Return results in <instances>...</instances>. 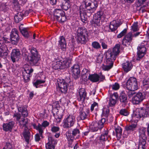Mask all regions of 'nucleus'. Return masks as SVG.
<instances>
[{
  "instance_id": "ea45409f",
  "label": "nucleus",
  "mask_w": 149,
  "mask_h": 149,
  "mask_svg": "<svg viewBox=\"0 0 149 149\" xmlns=\"http://www.w3.org/2000/svg\"><path fill=\"white\" fill-rule=\"evenodd\" d=\"M108 132L105 131L102 134L100 138V140L101 142L106 141L107 139Z\"/></svg>"
},
{
  "instance_id": "473e14b6",
  "label": "nucleus",
  "mask_w": 149,
  "mask_h": 149,
  "mask_svg": "<svg viewBox=\"0 0 149 149\" xmlns=\"http://www.w3.org/2000/svg\"><path fill=\"white\" fill-rule=\"evenodd\" d=\"M23 14L21 12H19L16 14L14 17L15 21L16 23H18L21 21L23 19Z\"/></svg>"
},
{
  "instance_id": "6e6d98bb",
  "label": "nucleus",
  "mask_w": 149,
  "mask_h": 149,
  "mask_svg": "<svg viewBox=\"0 0 149 149\" xmlns=\"http://www.w3.org/2000/svg\"><path fill=\"white\" fill-rule=\"evenodd\" d=\"M127 32V30L126 29H124L119 34H118L117 37L118 38H120L123 36H124Z\"/></svg>"
},
{
  "instance_id": "1a4fd4ad",
  "label": "nucleus",
  "mask_w": 149,
  "mask_h": 149,
  "mask_svg": "<svg viewBox=\"0 0 149 149\" xmlns=\"http://www.w3.org/2000/svg\"><path fill=\"white\" fill-rule=\"evenodd\" d=\"M75 121V117L72 115H69L64 119L63 126L65 128L70 127L73 126Z\"/></svg>"
},
{
  "instance_id": "4c0bfd02",
  "label": "nucleus",
  "mask_w": 149,
  "mask_h": 149,
  "mask_svg": "<svg viewBox=\"0 0 149 149\" xmlns=\"http://www.w3.org/2000/svg\"><path fill=\"white\" fill-rule=\"evenodd\" d=\"M100 19H98L94 18L93 17V20L90 21V22L93 26L97 27L100 25Z\"/></svg>"
},
{
  "instance_id": "20e7f679",
  "label": "nucleus",
  "mask_w": 149,
  "mask_h": 149,
  "mask_svg": "<svg viewBox=\"0 0 149 149\" xmlns=\"http://www.w3.org/2000/svg\"><path fill=\"white\" fill-rule=\"evenodd\" d=\"M29 49L31 54L28 56V59L31 62V64L33 65H37L40 59V56L38 54V52L36 48L33 47L30 48Z\"/></svg>"
},
{
  "instance_id": "e2e57ef3",
  "label": "nucleus",
  "mask_w": 149,
  "mask_h": 149,
  "mask_svg": "<svg viewBox=\"0 0 149 149\" xmlns=\"http://www.w3.org/2000/svg\"><path fill=\"white\" fill-rule=\"evenodd\" d=\"M49 124V123L47 120H45L43 122L41 125L45 129V128L48 126Z\"/></svg>"
},
{
  "instance_id": "72a5a7b5",
  "label": "nucleus",
  "mask_w": 149,
  "mask_h": 149,
  "mask_svg": "<svg viewBox=\"0 0 149 149\" xmlns=\"http://www.w3.org/2000/svg\"><path fill=\"white\" fill-rule=\"evenodd\" d=\"M88 113H86L83 109L79 112V117L77 118L79 120H84L86 119Z\"/></svg>"
},
{
  "instance_id": "bf43d9fd",
  "label": "nucleus",
  "mask_w": 149,
  "mask_h": 149,
  "mask_svg": "<svg viewBox=\"0 0 149 149\" xmlns=\"http://www.w3.org/2000/svg\"><path fill=\"white\" fill-rule=\"evenodd\" d=\"M103 58V56L102 55H98L96 61L98 63H101Z\"/></svg>"
},
{
  "instance_id": "338daca9",
  "label": "nucleus",
  "mask_w": 149,
  "mask_h": 149,
  "mask_svg": "<svg viewBox=\"0 0 149 149\" xmlns=\"http://www.w3.org/2000/svg\"><path fill=\"white\" fill-rule=\"evenodd\" d=\"M6 149H13V146L10 143H7L5 147Z\"/></svg>"
},
{
  "instance_id": "c9c22d12",
  "label": "nucleus",
  "mask_w": 149,
  "mask_h": 149,
  "mask_svg": "<svg viewBox=\"0 0 149 149\" xmlns=\"http://www.w3.org/2000/svg\"><path fill=\"white\" fill-rule=\"evenodd\" d=\"M61 61H60L54 62L52 64L53 68L55 70L61 69Z\"/></svg>"
},
{
  "instance_id": "a211bd4d",
  "label": "nucleus",
  "mask_w": 149,
  "mask_h": 149,
  "mask_svg": "<svg viewBox=\"0 0 149 149\" xmlns=\"http://www.w3.org/2000/svg\"><path fill=\"white\" fill-rule=\"evenodd\" d=\"M87 95L86 91L84 88H80L77 93V99L79 101H84Z\"/></svg>"
},
{
  "instance_id": "a878e982",
  "label": "nucleus",
  "mask_w": 149,
  "mask_h": 149,
  "mask_svg": "<svg viewBox=\"0 0 149 149\" xmlns=\"http://www.w3.org/2000/svg\"><path fill=\"white\" fill-rule=\"evenodd\" d=\"M18 110L19 112L21 113L22 116L24 117L28 116V113L26 108L24 106H22L18 108Z\"/></svg>"
},
{
  "instance_id": "4d7b16f0",
  "label": "nucleus",
  "mask_w": 149,
  "mask_h": 149,
  "mask_svg": "<svg viewBox=\"0 0 149 149\" xmlns=\"http://www.w3.org/2000/svg\"><path fill=\"white\" fill-rule=\"evenodd\" d=\"M2 10L4 12H6L8 11L9 8V6L6 4H3L2 6Z\"/></svg>"
},
{
  "instance_id": "0e129e2a",
  "label": "nucleus",
  "mask_w": 149,
  "mask_h": 149,
  "mask_svg": "<svg viewBox=\"0 0 149 149\" xmlns=\"http://www.w3.org/2000/svg\"><path fill=\"white\" fill-rule=\"evenodd\" d=\"M98 106V104L96 102H94L91 105V111H92L94 110V108L96 109L97 108Z\"/></svg>"
},
{
  "instance_id": "423d86ee",
  "label": "nucleus",
  "mask_w": 149,
  "mask_h": 149,
  "mask_svg": "<svg viewBox=\"0 0 149 149\" xmlns=\"http://www.w3.org/2000/svg\"><path fill=\"white\" fill-rule=\"evenodd\" d=\"M127 89L131 91H134L138 89L137 80L134 77H130L126 83Z\"/></svg>"
},
{
  "instance_id": "0eeeda50",
  "label": "nucleus",
  "mask_w": 149,
  "mask_h": 149,
  "mask_svg": "<svg viewBox=\"0 0 149 149\" xmlns=\"http://www.w3.org/2000/svg\"><path fill=\"white\" fill-rule=\"evenodd\" d=\"M105 121V119L103 118L97 122H92L89 126L90 130L93 132H95L97 131L98 129H101L104 127V124Z\"/></svg>"
},
{
  "instance_id": "69168bd1",
  "label": "nucleus",
  "mask_w": 149,
  "mask_h": 149,
  "mask_svg": "<svg viewBox=\"0 0 149 149\" xmlns=\"http://www.w3.org/2000/svg\"><path fill=\"white\" fill-rule=\"evenodd\" d=\"M59 128L58 127L53 126L52 127L51 130L53 132H56L59 131Z\"/></svg>"
},
{
  "instance_id": "3c124183",
  "label": "nucleus",
  "mask_w": 149,
  "mask_h": 149,
  "mask_svg": "<svg viewBox=\"0 0 149 149\" xmlns=\"http://www.w3.org/2000/svg\"><path fill=\"white\" fill-rule=\"evenodd\" d=\"M92 47L96 49H98L101 48V45L98 42L94 41L92 43Z\"/></svg>"
},
{
  "instance_id": "e433bc0d",
  "label": "nucleus",
  "mask_w": 149,
  "mask_h": 149,
  "mask_svg": "<svg viewBox=\"0 0 149 149\" xmlns=\"http://www.w3.org/2000/svg\"><path fill=\"white\" fill-rule=\"evenodd\" d=\"M48 143L56 145L57 143V141L50 134L48 136Z\"/></svg>"
},
{
  "instance_id": "79ce46f5",
  "label": "nucleus",
  "mask_w": 149,
  "mask_h": 149,
  "mask_svg": "<svg viewBox=\"0 0 149 149\" xmlns=\"http://www.w3.org/2000/svg\"><path fill=\"white\" fill-rule=\"evenodd\" d=\"M45 82L44 80H37L35 82L33 83V85L35 86L36 88L40 87L42 86L40 85V84L43 83Z\"/></svg>"
},
{
  "instance_id": "c85d7f7f",
  "label": "nucleus",
  "mask_w": 149,
  "mask_h": 149,
  "mask_svg": "<svg viewBox=\"0 0 149 149\" xmlns=\"http://www.w3.org/2000/svg\"><path fill=\"white\" fill-rule=\"evenodd\" d=\"M34 128L38 131L39 134L41 137L42 136V133L44 132L45 129L40 123H38L37 125H34Z\"/></svg>"
},
{
  "instance_id": "c03bdc74",
  "label": "nucleus",
  "mask_w": 149,
  "mask_h": 149,
  "mask_svg": "<svg viewBox=\"0 0 149 149\" xmlns=\"http://www.w3.org/2000/svg\"><path fill=\"white\" fill-rule=\"evenodd\" d=\"M140 110L143 111V113H141V117L143 118L149 116V112L148 110H147L146 109L140 108Z\"/></svg>"
},
{
  "instance_id": "052dcab7",
  "label": "nucleus",
  "mask_w": 149,
  "mask_h": 149,
  "mask_svg": "<svg viewBox=\"0 0 149 149\" xmlns=\"http://www.w3.org/2000/svg\"><path fill=\"white\" fill-rule=\"evenodd\" d=\"M13 117L15 118L17 120L19 121L21 118V115L19 113H15L13 115Z\"/></svg>"
},
{
  "instance_id": "9d476101",
  "label": "nucleus",
  "mask_w": 149,
  "mask_h": 149,
  "mask_svg": "<svg viewBox=\"0 0 149 149\" xmlns=\"http://www.w3.org/2000/svg\"><path fill=\"white\" fill-rule=\"evenodd\" d=\"M10 39L11 42L14 45H17L19 41V37L18 31L15 28L13 29L10 33Z\"/></svg>"
},
{
  "instance_id": "603ef678",
  "label": "nucleus",
  "mask_w": 149,
  "mask_h": 149,
  "mask_svg": "<svg viewBox=\"0 0 149 149\" xmlns=\"http://www.w3.org/2000/svg\"><path fill=\"white\" fill-rule=\"evenodd\" d=\"M138 22H134L131 26L132 30L134 32L138 31L139 30L138 27Z\"/></svg>"
},
{
  "instance_id": "412c9836",
  "label": "nucleus",
  "mask_w": 149,
  "mask_h": 149,
  "mask_svg": "<svg viewBox=\"0 0 149 149\" xmlns=\"http://www.w3.org/2000/svg\"><path fill=\"white\" fill-rule=\"evenodd\" d=\"M61 49L65 51L66 48V43L65 38L63 36H60L58 41V45Z\"/></svg>"
},
{
  "instance_id": "4be33fe9",
  "label": "nucleus",
  "mask_w": 149,
  "mask_h": 149,
  "mask_svg": "<svg viewBox=\"0 0 149 149\" xmlns=\"http://www.w3.org/2000/svg\"><path fill=\"white\" fill-rule=\"evenodd\" d=\"M120 25V23L118 20H113L110 22L109 28L111 31H113L116 30Z\"/></svg>"
},
{
  "instance_id": "6e6552de",
  "label": "nucleus",
  "mask_w": 149,
  "mask_h": 149,
  "mask_svg": "<svg viewBox=\"0 0 149 149\" xmlns=\"http://www.w3.org/2000/svg\"><path fill=\"white\" fill-rule=\"evenodd\" d=\"M54 18L61 22H64L66 19L64 12L60 9L55 10L53 13Z\"/></svg>"
},
{
  "instance_id": "9b49d317",
  "label": "nucleus",
  "mask_w": 149,
  "mask_h": 149,
  "mask_svg": "<svg viewBox=\"0 0 149 149\" xmlns=\"http://www.w3.org/2000/svg\"><path fill=\"white\" fill-rule=\"evenodd\" d=\"M147 44L146 41H144L139 44L137 47V54L139 58H142L145 54L146 49L145 45Z\"/></svg>"
},
{
  "instance_id": "37998d69",
  "label": "nucleus",
  "mask_w": 149,
  "mask_h": 149,
  "mask_svg": "<svg viewBox=\"0 0 149 149\" xmlns=\"http://www.w3.org/2000/svg\"><path fill=\"white\" fill-rule=\"evenodd\" d=\"M109 109L108 107H104L102 109V115L103 116L107 117L109 114Z\"/></svg>"
},
{
  "instance_id": "f3484780",
  "label": "nucleus",
  "mask_w": 149,
  "mask_h": 149,
  "mask_svg": "<svg viewBox=\"0 0 149 149\" xmlns=\"http://www.w3.org/2000/svg\"><path fill=\"white\" fill-rule=\"evenodd\" d=\"M20 55V52L18 49H13L11 55V58L13 62L14 63L18 61Z\"/></svg>"
},
{
  "instance_id": "864d4df0",
  "label": "nucleus",
  "mask_w": 149,
  "mask_h": 149,
  "mask_svg": "<svg viewBox=\"0 0 149 149\" xmlns=\"http://www.w3.org/2000/svg\"><path fill=\"white\" fill-rule=\"evenodd\" d=\"M56 145L47 143L46 144V149H55Z\"/></svg>"
},
{
  "instance_id": "13d9d810",
  "label": "nucleus",
  "mask_w": 149,
  "mask_h": 149,
  "mask_svg": "<svg viewBox=\"0 0 149 149\" xmlns=\"http://www.w3.org/2000/svg\"><path fill=\"white\" fill-rule=\"evenodd\" d=\"M55 118L58 122L60 123L61 121V119L62 118V116L61 115L58 114V113H57L56 115L55 116Z\"/></svg>"
},
{
  "instance_id": "39448f33",
  "label": "nucleus",
  "mask_w": 149,
  "mask_h": 149,
  "mask_svg": "<svg viewBox=\"0 0 149 149\" xmlns=\"http://www.w3.org/2000/svg\"><path fill=\"white\" fill-rule=\"evenodd\" d=\"M8 40V38L4 37L0 40V56L1 57L5 58L8 55V49L5 43L9 42Z\"/></svg>"
},
{
  "instance_id": "7ed1b4c3",
  "label": "nucleus",
  "mask_w": 149,
  "mask_h": 149,
  "mask_svg": "<svg viewBox=\"0 0 149 149\" xmlns=\"http://www.w3.org/2000/svg\"><path fill=\"white\" fill-rule=\"evenodd\" d=\"M88 36V32L86 29L79 27L77 29L76 37L78 42L81 44H85L86 41Z\"/></svg>"
},
{
  "instance_id": "2eb2a0df",
  "label": "nucleus",
  "mask_w": 149,
  "mask_h": 149,
  "mask_svg": "<svg viewBox=\"0 0 149 149\" xmlns=\"http://www.w3.org/2000/svg\"><path fill=\"white\" fill-rule=\"evenodd\" d=\"M71 71L72 72L73 77L75 79L78 78L80 76V67L78 64H75L71 68Z\"/></svg>"
},
{
  "instance_id": "a19ab883",
  "label": "nucleus",
  "mask_w": 149,
  "mask_h": 149,
  "mask_svg": "<svg viewBox=\"0 0 149 149\" xmlns=\"http://www.w3.org/2000/svg\"><path fill=\"white\" fill-rule=\"evenodd\" d=\"M19 122L20 127H23L26 126L28 124V120L27 119L23 118L19 120Z\"/></svg>"
},
{
  "instance_id": "ddd939ff",
  "label": "nucleus",
  "mask_w": 149,
  "mask_h": 149,
  "mask_svg": "<svg viewBox=\"0 0 149 149\" xmlns=\"http://www.w3.org/2000/svg\"><path fill=\"white\" fill-rule=\"evenodd\" d=\"M88 79L92 82H96L98 81H103L105 79V77L101 74L100 75L94 74H89Z\"/></svg>"
},
{
  "instance_id": "bb28decb",
  "label": "nucleus",
  "mask_w": 149,
  "mask_h": 149,
  "mask_svg": "<svg viewBox=\"0 0 149 149\" xmlns=\"http://www.w3.org/2000/svg\"><path fill=\"white\" fill-rule=\"evenodd\" d=\"M143 111L140 110V108L137 109L136 111L134 112L133 115L132 116L133 118L135 119L137 118L138 119L140 118L141 117V113H143Z\"/></svg>"
},
{
  "instance_id": "8fccbe9b",
  "label": "nucleus",
  "mask_w": 149,
  "mask_h": 149,
  "mask_svg": "<svg viewBox=\"0 0 149 149\" xmlns=\"http://www.w3.org/2000/svg\"><path fill=\"white\" fill-rule=\"evenodd\" d=\"M103 14L102 12L99 11L95 14L93 17L94 18H96L101 20V17Z\"/></svg>"
},
{
  "instance_id": "f704fd0d",
  "label": "nucleus",
  "mask_w": 149,
  "mask_h": 149,
  "mask_svg": "<svg viewBox=\"0 0 149 149\" xmlns=\"http://www.w3.org/2000/svg\"><path fill=\"white\" fill-rule=\"evenodd\" d=\"M60 61H61V69H64L69 66V63L68 62V61L67 59L66 58L63 60H61Z\"/></svg>"
},
{
  "instance_id": "dca6fc26",
  "label": "nucleus",
  "mask_w": 149,
  "mask_h": 149,
  "mask_svg": "<svg viewBox=\"0 0 149 149\" xmlns=\"http://www.w3.org/2000/svg\"><path fill=\"white\" fill-rule=\"evenodd\" d=\"M116 57L111 52V50L109 49L106 53V62L108 63L109 62L113 63Z\"/></svg>"
},
{
  "instance_id": "2f4dec72",
  "label": "nucleus",
  "mask_w": 149,
  "mask_h": 149,
  "mask_svg": "<svg viewBox=\"0 0 149 149\" xmlns=\"http://www.w3.org/2000/svg\"><path fill=\"white\" fill-rule=\"evenodd\" d=\"M120 45L119 44H117L113 48L111 52L117 57L120 52Z\"/></svg>"
},
{
  "instance_id": "09e8293b",
  "label": "nucleus",
  "mask_w": 149,
  "mask_h": 149,
  "mask_svg": "<svg viewBox=\"0 0 149 149\" xmlns=\"http://www.w3.org/2000/svg\"><path fill=\"white\" fill-rule=\"evenodd\" d=\"M30 136V134L29 132H25L24 134V136L26 141L27 143H29Z\"/></svg>"
},
{
  "instance_id": "b1692460",
  "label": "nucleus",
  "mask_w": 149,
  "mask_h": 149,
  "mask_svg": "<svg viewBox=\"0 0 149 149\" xmlns=\"http://www.w3.org/2000/svg\"><path fill=\"white\" fill-rule=\"evenodd\" d=\"M61 8L63 10H67L70 7L69 1L68 0H63L60 4Z\"/></svg>"
},
{
  "instance_id": "cd10ccee",
  "label": "nucleus",
  "mask_w": 149,
  "mask_h": 149,
  "mask_svg": "<svg viewBox=\"0 0 149 149\" xmlns=\"http://www.w3.org/2000/svg\"><path fill=\"white\" fill-rule=\"evenodd\" d=\"M114 127L116 133V136L118 139H120L121 136L122 129L120 127L117 126L116 124H115Z\"/></svg>"
},
{
  "instance_id": "a18cd8bd",
  "label": "nucleus",
  "mask_w": 149,
  "mask_h": 149,
  "mask_svg": "<svg viewBox=\"0 0 149 149\" xmlns=\"http://www.w3.org/2000/svg\"><path fill=\"white\" fill-rule=\"evenodd\" d=\"M109 88L114 90H117L119 88L120 85L118 83H115L113 84L110 85Z\"/></svg>"
},
{
  "instance_id": "de8ad7c7",
  "label": "nucleus",
  "mask_w": 149,
  "mask_h": 149,
  "mask_svg": "<svg viewBox=\"0 0 149 149\" xmlns=\"http://www.w3.org/2000/svg\"><path fill=\"white\" fill-rule=\"evenodd\" d=\"M120 114L123 116H127L129 114V112L127 109H122L120 110L119 111Z\"/></svg>"
},
{
  "instance_id": "7c9ffc66",
  "label": "nucleus",
  "mask_w": 149,
  "mask_h": 149,
  "mask_svg": "<svg viewBox=\"0 0 149 149\" xmlns=\"http://www.w3.org/2000/svg\"><path fill=\"white\" fill-rule=\"evenodd\" d=\"M136 125L135 124H132L125 127V130L128 133H132L133 131L135 130Z\"/></svg>"
},
{
  "instance_id": "f257e3e1",
  "label": "nucleus",
  "mask_w": 149,
  "mask_h": 149,
  "mask_svg": "<svg viewBox=\"0 0 149 149\" xmlns=\"http://www.w3.org/2000/svg\"><path fill=\"white\" fill-rule=\"evenodd\" d=\"M84 8L82 6L80 8V17L82 22H85L87 17H89L96 10L97 7L95 0H85Z\"/></svg>"
},
{
  "instance_id": "5701e85b",
  "label": "nucleus",
  "mask_w": 149,
  "mask_h": 149,
  "mask_svg": "<svg viewBox=\"0 0 149 149\" xmlns=\"http://www.w3.org/2000/svg\"><path fill=\"white\" fill-rule=\"evenodd\" d=\"M122 65L123 70L126 72L130 71L132 67L131 63L129 61H127L125 63H123Z\"/></svg>"
},
{
  "instance_id": "4468645a",
  "label": "nucleus",
  "mask_w": 149,
  "mask_h": 149,
  "mask_svg": "<svg viewBox=\"0 0 149 149\" xmlns=\"http://www.w3.org/2000/svg\"><path fill=\"white\" fill-rule=\"evenodd\" d=\"M132 33H128L123 38L122 42V44L125 46H129L132 40Z\"/></svg>"
},
{
  "instance_id": "f03ea898",
  "label": "nucleus",
  "mask_w": 149,
  "mask_h": 149,
  "mask_svg": "<svg viewBox=\"0 0 149 149\" xmlns=\"http://www.w3.org/2000/svg\"><path fill=\"white\" fill-rule=\"evenodd\" d=\"M71 83L69 78H65V79H58L57 88L62 93H65L67 92L68 86H71Z\"/></svg>"
},
{
  "instance_id": "5fc2aeb1",
  "label": "nucleus",
  "mask_w": 149,
  "mask_h": 149,
  "mask_svg": "<svg viewBox=\"0 0 149 149\" xmlns=\"http://www.w3.org/2000/svg\"><path fill=\"white\" fill-rule=\"evenodd\" d=\"M79 133V130L77 128H75L72 131V134L74 137L75 136H78Z\"/></svg>"
},
{
  "instance_id": "49530a36",
  "label": "nucleus",
  "mask_w": 149,
  "mask_h": 149,
  "mask_svg": "<svg viewBox=\"0 0 149 149\" xmlns=\"http://www.w3.org/2000/svg\"><path fill=\"white\" fill-rule=\"evenodd\" d=\"M116 103V100L113 97L110 98L109 102L108 104L110 107H113L115 105Z\"/></svg>"
},
{
  "instance_id": "6ab92c4d",
  "label": "nucleus",
  "mask_w": 149,
  "mask_h": 149,
  "mask_svg": "<svg viewBox=\"0 0 149 149\" xmlns=\"http://www.w3.org/2000/svg\"><path fill=\"white\" fill-rule=\"evenodd\" d=\"M119 98L122 106L125 107L127 103V95L124 91H123L121 92L120 94Z\"/></svg>"
},
{
  "instance_id": "393cba45",
  "label": "nucleus",
  "mask_w": 149,
  "mask_h": 149,
  "mask_svg": "<svg viewBox=\"0 0 149 149\" xmlns=\"http://www.w3.org/2000/svg\"><path fill=\"white\" fill-rule=\"evenodd\" d=\"M23 24H21L19 26V30L22 35L26 38L29 37V33L28 31V28L22 27Z\"/></svg>"
},
{
  "instance_id": "c756f323",
  "label": "nucleus",
  "mask_w": 149,
  "mask_h": 149,
  "mask_svg": "<svg viewBox=\"0 0 149 149\" xmlns=\"http://www.w3.org/2000/svg\"><path fill=\"white\" fill-rule=\"evenodd\" d=\"M106 65H103L102 66V69L104 71H108L111 68L113 65V62L107 63L106 62Z\"/></svg>"
},
{
  "instance_id": "58836bf2",
  "label": "nucleus",
  "mask_w": 149,
  "mask_h": 149,
  "mask_svg": "<svg viewBox=\"0 0 149 149\" xmlns=\"http://www.w3.org/2000/svg\"><path fill=\"white\" fill-rule=\"evenodd\" d=\"M66 134L67 139L69 142V143H71L73 141L74 138L73 135L72 133H71V132L70 131H68L67 132Z\"/></svg>"
},
{
  "instance_id": "680f3d73",
  "label": "nucleus",
  "mask_w": 149,
  "mask_h": 149,
  "mask_svg": "<svg viewBox=\"0 0 149 149\" xmlns=\"http://www.w3.org/2000/svg\"><path fill=\"white\" fill-rule=\"evenodd\" d=\"M31 77L29 76L28 74L24 73L23 75V78L25 82H28L30 80V77Z\"/></svg>"
},
{
  "instance_id": "774afa93",
  "label": "nucleus",
  "mask_w": 149,
  "mask_h": 149,
  "mask_svg": "<svg viewBox=\"0 0 149 149\" xmlns=\"http://www.w3.org/2000/svg\"><path fill=\"white\" fill-rule=\"evenodd\" d=\"M33 71V70L32 68L30 69H28L26 70V74H28V75L31 77L32 75V73Z\"/></svg>"
},
{
  "instance_id": "f8f14e48",
  "label": "nucleus",
  "mask_w": 149,
  "mask_h": 149,
  "mask_svg": "<svg viewBox=\"0 0 149 149\" xmlns=\"http://www.w3.org/2000/svg\"><path fill=\"white\" fill-rule=\"evenodd\" d=\"M145 97V95L144 93L139 92L133 97V103L134 104H138L141 102Z\"/></svg>"
},
{
  "instance_id": "aec40b11",
  "label": "nucleus",
  "mask_w": 149,
  "mask_h": 149,
  "mask_svg": "<svg viewBox=\"0 0 149 149\" xmlns=\"http://www.w3.org/2000/svg\"><path fill=\"white\" fill-rule=\"evenodd\" d=\"M14 124L15 123L13 121H10L8 123H3V130L6 132H11Z\"/></svg>"
}]
</instances>
